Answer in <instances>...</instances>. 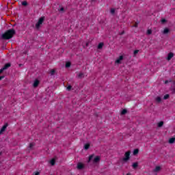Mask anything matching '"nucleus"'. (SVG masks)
Returning a JSON list of instances; mask_svg holds the SVG:
<instances>
[{
    "label": "nucleus",
    "instance_id": "f257e3e1",
    "mask_svg": "<svg viewBox=\"0 0 175 175\" xmlns=\"http://www.w3.org/2000/svg\"><path fill=\"white\" fill-rule=\"evenodd\" d=\"M16 35V30L14 29H10L1 35V39L3 40H9Z\"/></svg>",
    "mask_w": 175,
    "mask_h": 175
},
{
    "label": "nucleus",
    "instance_id": "f03ea898",
    "mask_svg": "<svg viewBox=\"0 0 175 175\" xmlns=\"http://www.w3.org/2000/svg\"><path fill=\"white\" fill-rule=\"evenodd\" d=\"M44 18H45L44 16H42L38 19V21L36 24V28L37 29H39V28H40V25H42V24L44 23Z\"/></svg>",
    "mask_w": 175,
    "mask_h": 175
},
{
    "label": "nucleus",
    "instance_id": "7ed1b4c3",
    "mask_svg": "<svg viewBox=\"0 0 175 175\" xmlns=\"http://www.w3.org/2000/svg\"><path fill=\"white\" fill-rule=\"evenodd\" d=\"M131 159V151H127L124 154V157L122 159L123 162H128Z\"/></svg>",
    "mask_w": 175,
    "mask_h": 175
},
{
    "label": "nucleus",
    "instance_id": "20e7f679",
    "mask_svg": "<svg viewBox=\"0 0 175 175\" xmlns=\"http://www.w3.org/2000/svg\"><path fill=\"white\" fill-rule=\"evenodd\" d=\"M8 126H9V124L5 123L2 128L0 130V135H2V133H3L5 132V131H6V128H8Z\"/></svg>",
    "mask_w": 175,
    "mask_h": 175
},
{
    "label": "nucleus",
    "instance_id": "39448f33",
    "mask_svg": "<svg viewBox=\"0 0 175 175\" xmlns=\"http://www.w3.org/2000/svg\"><path fill=\"white\" fill-rule=\"evenodd\" d=\"M39 84H40V81H39L38 79H35L33 83V87H34V88H36V87H38Z\"/></svg>",
    "mask_w": 175,
    "mask_h": 175
},
{
    "label": "nucleus",
    "instance_id": "423d86ee",
    "mask_svg": "<svg viewBox=\"0 0 175 175\" xmlns=\"http://www.w3.org/2000/svg\"><path fill=\"white\" fill-rule=\"evenodd\" d=\"M77 167L79 170H81V169H84V164L83 163H78Z\"/></svg>",
    "mask_w": 175,
    "mask_h": 175
},
{
    "label": "nucleus",
    "instance_id": "0eeeda50",
    "mask_svg": "<svg viewBox=\"0 0 175 175\" xmlns=\"http://www.w3.org/2000/svg\"><path fill=\"white\" fill-rule=\"evenodd\" d=\"M124 59V56L120 55L118 59L116 60V64H121V61Z\"/></svg>",
    "mask_w": 175,
    "mask_h": 175
},
{
    "label": "nucleus",
    "instance_id": "6e6552de",
    "mask_svg": "<svg viewBox=\"0 0 175 175\" xmlns=\"http://www.w3.org/2000/svg\"><path fill=\"white\" fill-rule=\"evenodd\" d=\"M100 161V157L99 156H96L94 159H93V163H98Z\"/></svg>",
    "mask_w": 175,
    "mask_h": 175
},
{
    "label": "nucleus",
    "instance_id": "1a4fd4ad",
    "mask_svg": "<svg viewBox=\"0 0 175 175\" xmlns=\"http://www.w3.org/2000/svg\"><path fill=\"white\" fill-rule=\"evenodd\" d=\"M12 66V64L10 63H7L4 65V66L2 68L4 70H6L8 68H10Z\"/></svg>",
    "mask_w": 175,
    "mask_h": 175
},
{
    "label": "nucleus",
    "instance_id": "9d476101",
    "mask_svg": "<svg viewBox=\"0 0 175 175\" xmlns=\"http://www.w3.org/2000/svg\"><path fill=\"white\" fill-rule=\"evenodd\" d=\"M172 57H174V54L173 53H170L167 55V59L168 61H170V59H172Z\"/></svg>",
    "mask_w": 175,
    "mask_h": 175
},
{
    "label": "nucleus",
    "instance_id": "9b49d317",
    "mask_svg": "<svg viewBox=\"0 0 175 175\" xmlns=\"http://www.w3.org/2000/svg\"><path fill=\"white\" fill-rule=\"evenodd\" d=\"M170 32V29H169L167 28H165L163 31V35H167V33H168Z\"/></svg>",
    "mask_w": 175,
    "mask_h": 175
},
{
    "label": "nucleus",
    "instance_id": "f8f14e48",
    "mask_svg": "<svg viewBox=\"0 0 175 175\" xmlns=\"http://www.w3.org/2000/svg\"><path fill=\"white\" fill-rule=\"evenodd\" d=\"M103 42H100L98 45V50H100L101 49H103Z\"/></svg>",
    "mask_w": 175,
    "mask_h": 175
},
{
    "label": "nucleus",
    "instance_id": "ddd939ff",
    "mask_svg": "<svg viewBox=\"0 0 175 175\" xmlns=\"http://www.w3.org/2000/svg\"><path fill=\"white\" fill-rule=\"evenodd\" d=\"M132 166H133V169H136L137 167V166H139V163L138 162L133 163Z\"/></svg>",
    "mask_w": 175,
    "mask_h": 175
},
{
    "label": "nucleus",
    "instance_id": "4468645a",
    "mask_svg": "<svg viewBox=\"0 0 175 175\" xmlns=\"http://www.w3.org/2000/svg\"><path fill=\"white\" fill-rule=\"evenodd\" d=\"M174 142H175V138L174 137H172L169 139L170 144H173V143H174Z\"/></svg>",
    "mask_w": 175,
    "mask_h": 175
},
{
    "label": "nucleus",
    "instance_id": "2eb2a0df",
    "mask_svg": "<svg viewBox=\"0 0 175 175\" xmlns=\"http://www.w3.org/2000/svg\"><path fill=\"white\" fill-rule=\"evenodd\" d=\"M156 102H157V103H161V102H162V98H161L160 96L157 97Z\"/></svg>",
    "mask_w": 175,
    "mask_h": 175
},
{
    "label": "nucleus",
    "instance_id": "dca6fc26",
    "mask_svg": "<svg viewBox=\"0 0 175 175\" xmlns=\"http://www.w3.org/2000/svg\"><path fill=\"white\" fill-rule=\"evenodd\" d=\"M50 163L52 166H54V165H55V159H52L51 161H50Z\"/></svg>",
    "mask_w": 175,
    "mask_h": 175
},
{
    "label": "nucleus",
    "instance_id": "f3484780",
    "mask_svg": "<svg viewBox=\"0 0 175 175\" xmlns=\"http://www.w3.org/2000/svg\"><path fill=\"white\" fill-rule=\"evenodd\" d=\"M157 126H158L159 128H161V127L163 126V121L159 122L158 123V124H157Z\"/></svg>",
    "mask_w": 175,
    "mask_h": 175
},
{
    "label": "nucleus",
    "instance_id": "a211bd4d",
    "mask_svg": "<svg viewBox=\"0 0 175 175\" xmlns=\"http://www.w3.org/2000/svg\"><path fill=\"white\" fill-rule=\"evenodd\" d=\"M160 170H161V167L160 166H157L155 167V169L153 170V172H159Z\"/></svg>",
    "mask_w": 175,
    "mask_h": 175
},
{
    "label": "nucleus",
    "instance_id": "6ab92c4d",
    "mask_svg": "<svg viewBox=\"0 0 175 175\" xmlns=\"http://www.w3.org/2000/svg\"><path fill=\"white\" fill-rule=\"evenodd\" d=\"M133 155H137L139 154V149H135L133 152Z\"/></svg>",
    "mask_w": 175,
    "mask_h": 175
},
{
    "label": "nucleus",
    "instance_id": "aec40b11",
    "mask_svg": "<svg viewBox=\"0 0 175 175\" xmlns=\"http://www.w3.org/2000/svg\"><path fill=\"white\" fill-rule=\"evenodd\" d=\"M94 158V154H92L89 157V159L88 161V163H90V162H91V161H92V159Z\"/></svg>",
    "mask_w": 175,
    "mask_h": 175
},
{
    "label": "nucleus",
    "instance_id": "412c9836",
    "mask_svg": "<svg viewBox=\"0 0 175 175\" xmlns=\"http://www.w3.org/2000/svg\"><path fill=\"white\" fill-rule=\"evenodd\" d=\"M23 6H28V2L27 1H24L22 2Z\"/></svg>",
    "mask_w": 175,
    "mask_h": 175
},
{
    "label": "nucleus",
    "instance_id": "4be33fe9",
    "mask_svg": "<svg viewBox=\"0 0 175 175\" xmlns=\"http://www.w3.org/2000/svg\"><path fill=\"white\" fill-rule=\"evenodd\" d=\"M127 111H127L126 109H122V111H121L122 116L125 115V113H127Z\"/></svg>",
    "mask_w": 175,
    "mask_h": 175
},
{
    "label": "nucleus",
    "instance_id": "5701e85b",
    "mask_svg": "<svg viewBox=\"0 0 175 175\" xmlns=\"http://www.w3.org/2000/svg\"><path fill=\"white\" fill-rule=\"evenodd\" d=\"M70 65H72V64L69 62L66 63V68H70Z\"/></svg>",
    "mask_w": 175,
    "mask_h": 175
},
{
    "label": "nucleus",
    "instance_id": "b1692460",
    "mask_svg": "<svg viewBox=\"0 0 175 175\" xmlns=\"http://www.w3.org/2000/svg\"><path fill=\"white\" fill-rule=\"evenodd\" d=\"M51 76H54V75H55V70H54V69H52L51 70Z\"/></svg>",
    "mask_w": 175,
    "mask_h": 175
},
{
    "label": "nucleus",
    "instance_id": "393cba45",
    "mask_svg": "<svg viewBox=\"0 0 175 175\" xmlns=\"http://www.w3.org/2000/svg\"><path fill=\"white\" fill-rule=\"evenodd\" d=\"M170 97V95L169 94H165L164 96H163V99L165 100H166V99H169V98Z\"/></svg>",
    "mask_w": 175,
    "mask_h": 175
},
{
    "label": "nucleus",
    "instance_id": "a878e982",
    "mask_svg": "<svg viewBox=\"0 0 175 175\" xmlns=\"http://www.w3.org/2000/svg\"><path fill=\"white\" fill-rule=\"evenodd\" d=\"M84 148L85 150H88V148H90V144H85Z\"/></svg>",
    "mask_w": 175,
    "mask_h": 175
},
{
    "label": "nucleus",
    "instance_id": "bb28decb",
    "mask_svg": "<svg viewBox=\"0 0 175 175\" xmlns=\"http://www.w3.org/2000/svg\"><path fill=\"white\" fill-rule=\"evenodd\" d=\"M110 12L111 14H114V13H116V10L114 8H111Z\"/></svg>",
    "mask_w": 175,
    "mask_h": 175
},
{
    "label": "nucleus",
    "instance_id": "cd10ccee",
    "mask_svg": "<svg viewBox=\"0 0 175 175\" xmlns=\"http://www.w3.org/2000/svg\"><path fill=\"white\" fill-rule=\"evenodd\" d=\"M151 33H152V30H151V29H148V31H147V34H148V35H151Z\"/></svg>",
    "mask_w": 175,
    "mask_h": 175
},
{
    "label": "nucleus",
    "instance_id": "c85d7f7f",
    "mask_svg": "<svg viewBox=\"0 0 175 175\" xmlns=\"http://www.w3.org/2000/svg\"><path fill=\"white\" fill-rule=\"evenodd\" d=\"M78 77H80V78L84 77V74H83V72L79 73V74L78 75Z\"/></svg>",
    "mask_w": 175,
    "mask_h": 175
},
{
    "label": "nucleus",
    "instance_id": "c756f323",
    "mask_svg": "<svg viewBox=\"0 0 175 175\" xmlns=\"http://www.w3.org/2000/svg\"><path fill=\"white\" fill-rule=\"evenodd\" d=\"M67 91H70V90H72V85H68L66 88Z\"/></svg>",
    "mask_w": 175,
    "mask_h": 175
},
{
    "label": "nucleus",
    "instance_id": "7c9ffc66",
    "mask_svg": "<svg viewBox=\"0 0 175 175\" xmlns=\"http://www.w3.org/2000/svg\"><path fill=\"white\" fill-rule=\"evenodd\" d=\"M33 143H30L29 146V148H30V150L32 148V147H33Z\"/></svg>",
    "mask_w": 175,
    "mask_h": 175
},
{
    "label": "nucleus",
    "instance_id": "2f4dec72",
    "mask_svg": "<svg viewBox=\"0 0 175 175\" xmlns=\"http://www.w3.org/2000/svg\"><path fill=\"white\" fill-rule=\"evenodd\" d=\"M139 53V50H135L133 52L134 55H136V54H137Z\"/></svg>",
    "mask_w": 175,
    "mask_h": 175
},
{
    "label": "nucleus",
    "instance_id": "473e14b6",
    "mask_svg": "<svg viewBox=\"0 0 175 175\" xmlns=\"http://www.w3.org/2000/svg\"><path fill=\"white\" fill-rule=\"evenodd\" d=\"M161 23H162V24H165V23H166V19L162 18L161 19Z\"/></svg>",
    "mask_w": 175,
    "mask_h": 175
},
{
    "label": "nucleus",
    "instance_id": "72a5a7b5",
    "mask_svg": "<svg viewBox=\"0 0 175 175\" xmlns=\"http://www.w3.org/2000/svg\"><path fill=\"white\" fill-rule=\"evenodd\" d=\"M40 174V172H33V175H39Z\"/></svg>",
    "mask_w": 175,
    "mask_h": 175
},
{
    "label": "nucleus",
    "instance_id": "f704fd0d",
    "mask_svg": "<svg viewBox=\"0 0 175 175\" xmlns=\"http://www.w3.org/2000/svg\"><path fill=\"white\" fill-rule=\"evenodd\" d=\"M65 9L64 8H61L59 10V12H64Z\"/></svg>",
    "mask_w": 175,
    "mask_h": 175
},
{
    "label": "nucleus",
    "instance_id": "c9c22d12",
    "mask_svg": "<svg viewBox=\"0 0 175 175\" xmlns=\"http://www.w3.org/2000/svg\"><path fill=\"white\" fill-rule=\"evenodd\" d=\"M138 25H139L138 23H135V24L133 25V27H135V28H137Z\"/></svg>",
    "mask_w": 175,
    "mask_h": 175
},
{
    "label": "nucleus",
    "instance_id": "e433bc0d",
    "mask_svg": "<svg viewBox=\"0 0 175 175\" xmlns=\"http://www.w3.org/2000/svg\"><path fill=\"white\" fill-rule=\"evenodd\" d=\"M3 70H5L4 69H3L2 68L0 69V75L1 73H3Z\"/></svg>",
    "mask_w": 175,
    "mask_h": 175
},
{
    "label": "nucleus",
    "instance_id": "4c0bfd02",
    "mask_svg": "<svg viewBox=\"0 0 175 175\" xmlns=\"http://www.w3.org/2000/svg\"><path fill=\"white\" fill-rule=\"evenodd\" d=\"M3 79H5V76H0V81L2 80Z\"/></svg>",
    "mask_w": 175,
    "mask_h": 175
},
{
    "label": "nucleus",
    "instance_id": "58836bf2",
    "mask_svg": "<svg viewBox=\"0 0 175 175\" xmlns=\"http://www.w3.org/2000/svg\"><path fill=\"white\" fill-rule=\"evenodd\" d=\"M172 94H175V88H173V89L172 90Z\"/></svg>",
    "mask_w": 175,
    "mask_h": 175
},
{
    "label": "nucleus",
    "instance_id": "ea45409f",
    "mask_svg": "<svg viewBox=\"0 0 175 175\" xmlns=\"http://www.w3.org/2000/svg\"><path fill=\"white\" fill-rule=\"evenodd\" d=\"M167 83H169L168 80L165 81V84H167Z\"/></svg>",
    "mask_w": 175,
    "mask_h": 175
},
{
    "label": "nucleus",
    "instance_id": "a19ab883",
    "mask_svg": "<svg viewBox=\"0 0 175 175\" xmlns=\"http://www.w3.org/2000/svg\"><path fill=\"white\" fill-rule=\"evenodd\" d=\"M0 155H2V152H0Z\"/></svg>",
    "mask_w": 175,
    "mask_h": 175
},
{
    "label": "nucleus",
    "instance_id": "79ce46f5",
    "mask_svg": "<svg viewBox=\"0 0 175 175\" xmlns=\"http://www.w3.org/2000/svg\"><path fill=\"white\" fill-rule=\"evenodd\" d=\"M124 34V32L121 33V35Z\"/></svg>",
    "mask_w": 175,
    "mask_h": 175
}]
</instances>
